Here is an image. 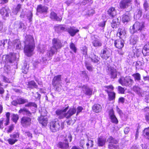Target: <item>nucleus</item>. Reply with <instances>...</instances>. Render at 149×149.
<instances>
[{
    "label": "nucleus",
    "mask_w": 149,
    "mask_h": 149,
    "mask_svg": "<svg viewBox=\"0 0 149 149\" xmlns=\"http://www.w3.org/2000/svg\"><path fill=\"white\" fill-rule=\"evenodd\" d=\"M142 13V9L140 8H138L136 11V19H139L141 17Z\"/></svg>",
    "instance_id": "36"
},
{
    "label": "nucleus",
    "mask_w": 149,
    "mask_h": 149,
    "mask_svg": "<svg viewBox=\"0 0 149 149\" xmlns=\"http://www.w3.org/2000/svg\"><path fill=\"white\" fill-rule=\"evenodd\" d=\"M25 47L24 52L28 56H30L34 50L35 46L34 40L33 37L31 35H26L25 37V40L24 41Z\"/></svg>",
    "instance_id": "2"
},
{
    "label": "nucleus",
    "mask_w": 149,
    "mask_h": 149,
    "mask_svg": "<svg viewBox=\"0 0 149 149\" xmlns=\"http://www.w3.org/2000/svg\"><path fill=\"white\" fill-rule=\"evenodd\" d=\"M50 18L54 21H61L62 17L61 16L58 17L57 14L54 12H52L50 14Z\"/></svg>",
    "instance_id": "21"
},
{
    "label": "nucleus",
    "mask_w": 149,
    "mask_h": 149,
    "mask_svg": "<svg viewBox=\"0 0 149 149\" xmlns=\"http://www.w3.org/2000/svg\"><path fill=\"white\" fill-rule=\"evenodd\" d=\"M48 8L45 6H43L40 5L38 6L37 11L38 13L40 14L47 13V12Z\"/></svg>",
    "instance_id": "14"
},
{
    "label": "nucleus",
    "mask_w": 149,
    "mask_h": 149,
    "mask_svg": "<svg viewBox=\"0 0 149 149\" xmlns=\"http://www.w3.org/2000/svg\"><path fill=\"white\" fill-rule=\"evenodd\" d=\"M72 137L71 134L68 133L66 135L65 139H64V141L65 142H70L72 141Z\"/></svg>",
    "instance_id": "42"
},
{
    "label": "nucleus",
    "mask_w": 149,
    "mask_h": 149,
    "mask_svg": "<svg viewBox=\"0 0 149 149\" xmlns=\"http://www.w3.org/2000/svg\"><path fill=\"white\" fill-rule=\"evenodd\" d=\"M19 113H22L24 115H26L29 117H31L32 114V113L25 107L21 109L19 111Z\"/></svg>",
    "instance_id": "19"
},
{
    "label": "nucleus",
    "mask_w": 149,
    "mask_h": 149,
    "mask_svg": "<svg viewBox=\"0 0 149 149\" xmlns=\"http://www.w3.org/2000/svg\"><path fill=\"white\" fill-rule=\"evenodd\" d=\"M114 19L112 21V22L111 23V26L113 28H116L117 27L119 24V19L116 17H113Z\"/></svg>",
    "instance_id": "32"
},
{
    "label": "nucleus",
    "mask_w": 149,
    "mask_h": 149,
    "mask_svg": "<svg viewBox=\"0 0 149 149\" xmlns=\"http://www.w3.org/2000/svg\"><path fill=\"white\" fill-rule=\"evenodd\" d=\"M10 13V11L8 8L3 7L0 10V14L1 15L3 18L4 19H5L6 17H9Z\"/></svg>",
    "instance_id": "13"
},
{
    "label": "nucleus",
    "mask_w": 149,
    "mask_h": 149,
    "mask_svg": "<svg viewBox=\"0 0 149 149\" xmlns=\"http://www.w3.org/2000/svg\"><path fill=\"white\" fill-rule=\"evenodd\" d=\"M95 13V11L92 8H90L88 9L86 14L89 16L93 15Z\"/></svg>",
    "instance_id": "55"
},
{
    "label": "nucleus",
    "mask_w": 149,
    "mask_h": 149,
    "mask_svg": "<svg viewBox=\"0 0 149 149\" xmlns=\"http://www.w3.org/2000/svg\"><path fill=\"white\" fill-rule=\"evenodd\" d=\"M39 123L42 126H45L48 122V119L47 116H40L38 118Z\"/></svg>",
    "instance_id": "18"
},
{
    "label": "nucleus",
    "mask_w": 149,
    "mask_h": 149,
    "mask_svg": "<svg viewBox=\"0 0 149 149\" xmlns=\"http://www.w3.org/2000/svg\"><path fill=\"white\" fill-rule=\"evenodd\" d=\"M79 30L75 28L74 27H70L68 30V32L72 36H74L76 34L79 32Z\"/></svg>",
    "instance_id": "25"
},
{
    "label": "nucleus",
    "mask_w": 149,
    "mask_h": 149,
    "mask_svg": "<svg viewBox=\"0 0 149 149\" xmlns=\"http://www.w3.org/2000/svg\"><path fill=\"white\" fill-rule=\"evenodd\" d=\"M124 43V40L120 38L115 41L114 45L116 48L120 49L123 47Z\"/></svg>",
    "instance_id": "17"
},
{
    "label": "nucleus",
    "mask_w": 149,
    "mask_h": 149,
    "mask_svg": "<svg viewBox=\"0 0 149 149\" xmlns=\"http://www.w3.org/2000/svg\"><path fill=\"white\" fill-rule=\"evenodd\" d=\"M23 134L25 136H27L30 138H31L32 137V134L29 132H23Z\"/></svg>",
    "instance_id": "60"
},
{
    "label": "nucleus",
    "mask_w": 149,
    "mask_h": 149,
    "mask_svg": "<svg viewBox=\"0 0 149 149\" xmlns=\"http://www.w3.org/2000/svg\"><path fill=\"white\" fill-rule=\"evenodd\" d=\"M143 134L145 138L149 139V127L143 130Z\"/></svg>",
    "instance_id": "37"
},
{
    "label": "nucleus",
    "mask_w": 149,
    "mask_h": 149,
    "mask_svg": "<svg viewBox=\"0 0 149 149\" xmlns=\"http://www.w3.org/2000/svg\"><path fill=\"white\" fill-rule=\"evenodd\" d=\"M117 147L118 146H117L112 144V143H110L108 145V148L110 149H116L117 148Z\"/></svg>",
    "instance_id": "62"
},
{
    "label": "nucleus",
    "mask_w": 149,
    "mask_h": 149,
    "mask_svg": "<svg viewBox=\"0 0 149 149\" xmlns=\"http://www.w3.org/2000/svg\"><path fill=\"white\" fill-rule=\"evenodd\" d=\"M78 87L81 88L83 92L87 95H91L93 93V90L87 85H83V86H78Z\"/></svg>",
    "instance_id": "11"
},
{
    "label": "nucleus",
    "mask_w": 149,
    "mask_h": 149,
    "mask_svg": "<svg viewBox=\"0 0 149 149\" xmlns=\"http://www.w3.org/2000/svg\"><path fill=\"white\" fill-rule=\"evenodd\" d=\"M17 101L19 104L27 103L25 104V107H33L35 109L37 108V105L36 103L33 102H29L28 100L27 99L22 98H19L17 99Z\"/></svg>",
    "instance_id": "7"
},
{
    "label": "nucleus",
    "mask_w": 149,
    "mask_h": 149,
    "mask_svg": "<svg viewBox=\"0 0 149 149\" xmlns=\"http://www.w3.org/2000/svg\"><path fill=\"white\" fill-rule=\"evenodd\" d=\"M18 140L14 139L12 138H11L7 140L8 143L11 145L14 144L15 142L18 141Z\"/></svg>",
    "instance_id": "51"
},
{
    "label": "nucleus",
    "mask_w": 149,
    "mask_h": 149,
    "mask_svg": "<svg viewBox=\"0 0 149 149\" xmlns=\"http://www.w3.org/2000/svg\"><path fill=\"white\" fill-rule=\"evenodd\" d=\"M29 66L27 65L26 63H24V66L23 67L22 72L25 74H26L28 70Z\"/></svg>",
    "instance_id": "49"
},
{
    "label": "nucleus",
    "mask_w": 149,
    "mask_h": 149,
    "mask_svg": "<svg viewBox=\"0 0 149 149\" xmlns=\"http://www.w3.org/2000/svg\"><path fill=\"white\" fill-rule=\"evenodd\" d=\"M119 83L122 86L130 87L134 82L130 77H122L118 80Z\"/></svg>",
    "instance_id": "6"
},
{
    "label": "nucleus",
    "mask_w": 149,
    "mask_h": 149,
    "mask_svg": "<svg viewBox=\"0 0 149 149\" xmlns=\"http://www.w3.org/2000/svg\"><path fill=\"white\" fill-rule=\"evenodd\" d=\"M148 46L145 45L144 46L142 49V53L145 56L149 55V49L148 48Z\"/></svg>",
    "instance_id": "33"
},
{
    "label": "nucleus",
    "mask_w": 149,
    "mask_h": 149,
    "mask_svg": "<svg viewBox=\"0 0 149 149\" xmlns=\"http://www.w3.org/2000/svg\"><path fill=\"white\" fill-rule=\"evenodd\" d=\"M4 69L5 72L7 74H8L9 73V72L10 70V67L9 66L5 65Z\"/></svg>",
    "instance_id": "58"
},
{
    "label": "nucleus",
    "mask_w": 149,
    "mask_h": 149,
    "mask_svg": "<svg viewBox=\"0 0 149 149\" xmlns=\"http://www.w3.org/2000/svg\"><path fill=\"white\" fill-rule=\"evenodd\" d=\"M21 8V5L19 4H18L16 7L13 9V12L15 15H17L18 12L20 10Z\"/></svg>",
    "instance_id": "47"
},
{
    "label": "nucleus",
    "mask_w": 149,
    "mask_h": 149,
    "mask_svg": "<svg viewBox=\"0 0 149 149\" xmlns=\"http://www.w3.org/2000/svg\"><path fill=\"white\" fill-rule=\"evenodd\" d=\"M19 132H17L13 134H10V137L14 139L18 140V139L19 138Z\"/></svg>",
    "instance_id": "48"
},
{
    "label": "nucleus",
    "mask_w": 149,
    "mask_h": 149,
    "mask_svg": "<svg viewBox=\"0 0 149 149\" xmlns=\"http://www.w3.org/2000/svg\"><path fill=\"white\" fill-rule=\"evenodd\" d=\"M92 43L93 46L96 47H100L102 45L101 41L97 38H95Z\"/></svg>",
    "instance_id": "27"
},
{
    "label": "nucleus",
    "mask_w": 149,
    "mask_h": 149,
    "mask_svg": "<svg viewBox=\"0 0 149 149\" xmlns=\"http://www.w3.org/2000/svg\"><path fill=\"white\" fill-rule=\"evenodd\" d=\"M18 56L17 54L11 53L9 55L6 56V58H8L9 62L12 63L13 62V61L16 60Z\"/></svg>",
    "instance_id": "16"
},
{
    "label": "nucleus",
    "mask_w": 149,
    "mask_h": 149,
    "mask_svg": "<svg viewBox=\"0 0 149 149\" xmlns=\"http://www.w3.org/2000/svg\"><path fill=\"white\" fill-rule=\"evenodd\" d=\"M28 86L29 88L32 89L38 88V85L34 81H29L28 82Z\"/></svg>",
    "instance_id": "35"
},
{
    "label": "nucleus",
    "mask_w": 149,
    "mask_h": 149,
    "mask_svg": "<svg viewBox=\"0 0 149 149\" xmlns=\"http://www.w3.org/2000/svg\"><path fill=\"white\" fill-rule=\"evenodd\" d=\"M108 73L111 79L116 78L118 74L119 73L114 68L110 66L108 68Z\"/></svg>",
    "instance_id": "12"
},
{
    "label": "nucleus",
    "mask_w": 149,
    "mask_h": 149,
    "mask_svg": "<svg viewBox=\"0 0 149 149\" xmlns=\"http://www.w3.org/2000/svg\"><path fill=\"white\" fill-rule=\"evenodd\" d=\"M92 109L94 112L98 113L101 111L102 107L100 104H95L93 106Z\"/></svg>",
    "instance_id": "26"
},
{
    "label": "nucleus",
    "mask_w": 149,
    "mask_h": 149,
    "mask_svg": "<svg viewBox=\"0 0 149 149\" xmlns=\"http://www.w3.org/2000/svg\"><path fill=\"white\" fill-rule=\"evenodd\" d=\"M90 58L91 59L92 62L94 63L97 64L99 63L100 58L93 53L91 54Z\"/></svg>",
    "instance_id": "28"
},
{
    "label": "nucleus",
    "mask_w": 149,
    "mask_h": 149,
    "mask_svg": "<svg viewBox=\"0 0 149 149\" xmlns=\"http://www.w3.org/2000/svg\"><path fill=\"white\" fill-rule=\"evenodd\" d=\"M109 116L111 122L113 123L117 124L118 121L114 114V111L113 109H111L109 112Z\"/></svg>",
    "instance_id": "20"
},
{
    "label": "nucleus",
    "mask_w": 149,
    "mask_h": 149,
    "mask_svg": "<svg viewBox=\"0 0 149 149\" xmlns=\"http://www.w3.org/2000/svg\"><path fill=\"white\" fill-rule=\"evenodd\" d=\"M138 40V37L137 35H132L130 39V44L132 45L136 44Z\"/></svg>",
    "instance_id": "29"
},
{
    "label": "nucleus",
    "mask_w": 149,
    "mask_h": 149,
    "mask_svg": "<svg viewBox=\"0 0 149 149\" xmlns=\"http://www.w3.org/2000/svg\"><path fill=\"white\" fill-rule=\"evenodd\" d=\"M109 97V100L110 101L113 100L115 98L116 94L113 92H109L107 93Z\"/></svg>",
    "instance_id": "38"
},
{
    "label": "nucleus",
    "mask_w": 149,
    "mask_h": 149,
    "mask_svg": "<svg viewBox=\"0 0 149 149\" xmlns=\"http://www.w3.org/2000/svg\"><path fill=\"white\" fill-rule=\"evenodd\" d=\"M118 91L119 93L121 94L124 93L125 90L124 88L120 86H118Z\"/></svg>",
    "instance_id": "61"
},
{
    "label": "nucleus",
    "mask_w": 149,
    "mask_h": 149,
    "mask_svg": "<svg viewBox=\"0 0 149 149\" xmlns=\"http://www.w3.org/2000/svg\"><path fill=\"white\" fill-rule=\"evenodd\" d=\"M52 44V46L51 47L50 49L47 51L45 59L43 58V61L51 59L53 55L57 52L58 50L61 48L62 47L61 41L57 39L54 38L53 39Z\"/></svg>",
    "instance_id": "1"
},
{
    "label": "nucleus",
    "mask_w": 149,
    "mask_h": 149,
    "mask_svg": "<svg viewBox=\"0 0 149 149\" xmlns=\"http://www.w3.org/2000/svg\"><path fill=\"white\" fill-rule=\"evenodd\" d=\"M82 54L84 55H86L87 52V48L85 46H84L81 49Z\"/></svg>",
    "instance_id": "57"
},
{
    "label": "nucleus",
    "mask_w": 149,
    "mask_h": 149,
    "mask_svg": "<svg viewBox=\"0 0 149 149\" xmlns=\"http://www.w3.org/2000/svg\"><path fill=\"white\" fill-rule=\"evenodd\" d=\"M83 108L82 107L79 106L77 109V111L76 113V116H77L79 113L81 112L83 110Z\"/></svg>",
    "instance_id": "63"
},
{
    "label": "nucleus",
    "mask_w": 149,
    "mask_h": 149,
    "mask_svg": "<svg viewBox=\"0 0 149 149\" xmlns=\"http://www.w3.org/2000/svg\"><path fill=\"white\" fill-rule=\"evenodd\" d=\"M111 50L109 48L104 47L101 51V56L102 59H107L111 56Z\"/></svg>",
    "instance_id": "9"
},
{
    "label": "nucleus",
    "mask_w": 149,
    "mask_h": 149,
    "mask_svg": "<svg viewBox=\"0 0 149 149\" xmlns=\"http://www.w3.org/2000/svg\"><path fill=\"white\" fill-rule=\"evenodd\" d=\"M33 16L32 13L31 11L29 12L27 16L28 19H29V21L31 22L32 21V18Z\"/></svg>",
    "instance_id": "59"
},
{
    "label": "nucleus",
    "mask_w": 149,
    "mask_h": 149,
    "mask_svg": "<svg viewBox=\"0 0 149 149\" xmlns=\"http://www.w3.org/2000/svg\"><path fill=\"white\" fill-rule=\"evenodd\" d=\"M132 76L134 77L135 81L140 82L141 80V75L138 73L134 74H132Z\"/></svg>",
    "instance_id": "41"
},
{
    "label": "nucleus",
    "mask_w": 149,
    "mask_h": 149,
    "mask_svg": "<svg viewBox=\"0 0 149 149\" xmlns=\"http://www.w3.org/2000/svg\"><path fill=\"white\" fill-rule=\"evenodd\" d=\"M12 44L14 47L17 49H20L22 48L20 40L16 39L13 41Z\"/></svg>",
    "instance_id": "22"
},
{
    "label": "nucleus",
    "mask_w": 149,
    "mask_h": 149,
    "mask_svg": "<svg viewBox=\"0 0 149 149\" xmlns=\"http://www.w3.org/2000/svg\"><path fill=\"white\" fill-rule=\"evenodd\" d=\"M107 141L109 143L114 144H116L118 142V141L117 139H115L111 136H110L108 138Z\"/></svg>",
    "instance_id": "34"
},
{
    "label": "nucleus",
    "mask_w": 149,
    "mask_h": 149,
    "mask_svg": "<svg viewBox=\"0 0 149 149\" xmlns=\"http://www.w3.org/2000/svg\"><path fill=\"white\" fill-rule=\"evenodd\" d=\"M31 118L27 116H23L21 119V123L24 128H27L30 126L31 124Z\"/></svg>",
    "instance_id": "10"
},
{
    "label": "nucleus",
    "mask_w": 149,
    "mask_h": 149,
    "mask_svg": "<svg viewBox=\"0 0 149 149\" xmlns=\"http://www.w3.org/2000/svg\"><path fill=\"white\" fill-rule=\"evenodd\" d=\"M61 77V75L60 74L55 76L52 81V84L55 88L56 90L59 92L61 90L62 88Z\"/></svg>",
    "instance_id": "4"
},
{
    "label": "nucleus",
    "mask_w": 149,
    "mask_h": 149,
    "mask_svg": "<svg viewBox=\"0 0 149 149\" xmlns=\"http://www.w3.org/2000/svg\"><path fill=\"white\" fill-rule=\"evenodd\" d=\"M143 8L145 11H148L149 9V5L146 0H145L143 4Z\"/></svg>",
    "instance_id": "50"
},
{
    "label": "nucleus",
    "mask_w": 149,
    "mask_h": 149,
    "mask_svg": "<svg viewBox=\"0 0 149 149\" xmlns=\"http://www.w3.org/2000/svg\"><path fill=\"white\" fill-rule=\"evenodd\" d=\"M130 16L127 15H124L122 16L121 20L123 22H127L130 20Z\"/></svg>",
    "instance_id": "39"
},
{
    "label": "nucleus",
    "mask_w": 149,
    "mask_h": 149,
    "mask_svg": "<svg viewBox=\"0 0 149 149\" xmlns=\"http://www.w3.org/2000/svg\"><path fill=\"white\" fill-rule=\"evenodd\" d=\"M70 48L75 53L76 52L77 49L74 44L73 43H71L70 45Z\"/></svg>",
    "instance_id": "56"
},
{
    "label": "nucleus",
    "mask_w": 149,
    "mask_h": 149,
    "mask_svg": "<svg viewBox=\"0 0 149 149\" xmlns=\"http://www.w3.org/2000/svg\"><path fill=\"white\" fill-rule=\"evenodd\" d=\"M57 147L61 149H68L69 148V143L67 142H60L57 144Z\"/></svg>",
    "instance_id": "24"
},
{
    "label": "nucleus",
    "mask_w": 149,
    "mask_h": 149,
    "mask_svg": "<svg viewBox=\"0 0 149 149\" xmlns=\"http://www.w3.org/2000/svg\"><path fill=\"white\" fill-rule=\"evenodd\" d=\"M118 32L117 33V36H118L120 38L123 39L125 38V35L126 34V32L125 29H119Z\"/></svg>",
    "instance_id": "31"
},
{
    "label": "nucleus",
    "mask_w": 149,
    "mask_h": 149,
    "mask_svg": "<svg viewBox=\"0 0 149 149\" xmlns=\"http://www.w3.org/2000/svg\"><path fill=\"white\" fill-rule=\"evenodd\" d=\"M85 66L87 69L89 71H91L93 70V67L91 64L86 62L85 63Z\"/></svg>",
    "instance_id": "52"
},
{
    "label": "nucleus",
    "mask_w": 149,
    "mask_h": 149,
    "mask_svg": "<svg viewBox=\"0 0 149 149\" xmlns=\"http://www.w3.org/2000/svg\"><path fill=\"white\" fill-rule=\"evenodd\" d=\"M69 106L68 105L63 107L62 109H58L56 111V114L58 117L59 119H63L64 117L66 118V114L65 113L69 109Z\"/></svg>",
    "instance_id": "8"
},
{
    "label": "nucleus",
    "mask_w": 149,
    "mask_h": 149,
    "mask_svg": "<svg viewBox=\"0 0 149 149\" xmlns=\"http://www.w3.org/2000/svg\"><path fill=\"white\" fill-rule=\"evenodd\" d=\"M132 90L139 95L141 94V89L138 86L136 85L134 86L133 87Z\"/></svg>",
    "instance_id": "45"
},
{
    "label": "nucleus",
    "mask_w": 149,
    "mask_h": 149,
    "mask_svg": "<svg viewBox=\"0 0 149 149\" xmlns=\"http://www.w3.org/2000/svg\"><path fill=\"white\" fill-rule=\"evenodd\" d=\"M19 119V117L17 115L13 114L12 117V120L13 121L16 123Z\"/></svg>",
    "instance_id": "54"
},
{
    "label": "nucleus",
    "mask_w": 149,
    "mask_h": 149,
    "mask_svg": "<svg viewBox=\"0 0 149 149\" xmlns=\"http://www.w3.org/2000/svg\"><path fill=\"white\" fill-rule=\"evenodd\" d=\"M104 88L105 89V91L107 92V93L112 92V91L113 90L114 88L112 85L109 86H105Z\"/></svg>",
    "instance_id": "40"
},
{
    "label": "nucleus",
    "mask_w": 149,
    "mask_h": 149,
    "mask_svg": "<svg viewBox=\"0 0 149 149\" xmlns=\"http://www.w3.org/2000/svg\"><path fill=\"white\" fill-rule=\"evenodd\" d=\"M106 142V140L102 138H99L98 139V145L99 146H102Z\"/></svg>",
    "instance_id": "46"
},
{
    "label": "nucleus",
    "mask_w": 149,
    "mask_h": 149,
    "mask_svg": "<svg viewBox=\"0 0 149 149\" xmlns=\"http://www.w3.org/2000/svg\"><path fill=\"white\" fill-rule=\"evenodd\" d=\"M144 24L143 23L136 22L130 28V31L131 34H134L138 31H141L144 28Z\"/></svg>",
    "instance_id": "5"
},
{
    "label": "nucleus",
    "mask_w": 149,
    "mask_h": 149,
    "mask_svg": "<svg viewBox=\"0 0 149 149\" xmlns=\"http://www.w3.org/2000/svg\"><path fill=\"white\" fill-rule=\"evenodd\" d=\"M65 29V27L62 25L57 26L55 27V31L58 32H60L61 31H64Z\"/></svg>",
    "instance_id": "44"
},
{
    "label": "nucleus",
    "mask_w": 149,
    "mask_h": 149,
    "mask_svg": "<svg viewBox=\"0 0 149 149\" xmlns=\"http://www.w3.org/2000/svg\"><path fill=\"white\" fill-rule=\"evenodd\" d=\"M64 123H61L60 125L59 121L57 119H55L52 121L50 123V128L53 132H56L58 131L60 127L63 129V127Z\"/></svg>",
    "instance_id": "3"
},
{
    "label": "nucleus",
    "mask_w": 149,
    "mask_h": 149,
    "mask_svg": "<svg viewBox=\"0 0 149 149\" xmlns=\"http://www.w3.org/2000/svg\"><path fill=\"white\" fill-rule=\"evenodd\" d=\"M143 63L140 61H137L136 64V68L138 69H142L143 68Z\"/></svg>",
    "instance_id": "43"
},
{
    "label": "nucleus",
    "mask_w": 149,
    "mask_h": 149,
    "mask_svg": "<svg viewBox=\"0 0 149 149\" xmlns=\"http://www.w3.org/2000/svg\"><path fill=\"white\" fill-rule=\"evenodd\" d=\"M38 50L39 52L41 53H43L44 52V50H45V46H42L40 45L38 46Z\"/></svg>",
    "instance_id": "53"
},
{
    "label": "nucleus",
    "mask_w": 149,
    "mask_h": 149,
    "mask_svg": "<svg viewBox=\"0 0 149 149\" xmlns=\"http://www.w3.org/2000/svg\"><path fill=\"white\" fill-rule=\"evenodd\" d=\"M77 109L75 108H71L69 109L68 112L66 113V118L68 119L71 116L76 113Z\"/></svg>",
    "instance_id": "23"
},
{
    "label": "nucleus",
    "mask_w": 149,
    "mask_h": 149,
    "mask_svg": "<svg viewBox=\"0 0 149 149\" xmlns=\"http://www.w3.org/2000/svg\"><path fill=\"white\" fill-rule=\"evenodd\" d=\"M108 14L111 17L113 18L116 15V12L114 8L111 7L107 11Z\"/></svg>",
    "instance_id": "30"
},
{
    "label": "nucleus",
    "mask_w": 149,
    "mask_h": 149,
    "mask_svg": "<svg viewBox=\"0 0 149 149\" xmlns=\"http://www.w3.org/2000/svg\"><path fill=\"white\" fill-rule=\"evenodd\" d=\"M2 79H3V81L6 83H10V80L9 79L7 78L6 77H5L4 76H2Z\"/></svg>",
    "instance_id": "64"
},
{
    "label": "nucleus",
    "mask_w": 149,
    "mask_h": 149,
    "mask_svg": "<svg viewBox=\"0 0 149 149\" xmlns=\"http://www.w3.org/2000/svg\"><path fill=\"white\" fill-rule=\"evenodd\" d=\"M132 0H121L119 3V6L121 9L127 7L131 4Z\"/></svg>",
    "instance_id": "15"
}]
</instances>
